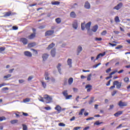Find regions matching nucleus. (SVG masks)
<instances>
[{
  "mask_svg": "<svg viewBox=\"0 0 130 130\" xmlns=\"http://www.w3.org/2000/svg\"><path fill=\"white\" fill-rule=\"evenodd\" d=\"M91 24H92V22H91V21H89L86 24H85V23H81V30H82V31H84V30H85V28H86V29L87 30H90V28L91 27Z\"/></svg>",
  "mask_w": 130,
  "mask_h": 130,
  "instance_id": "obj_1",
  "label": "nucleus"
},
{
  "mask_svg": "<svg viewBox=\"0 0 130 130\" xmlns=\"http://www.w3.org/2000/svg\"><path fill=\"white\" fill-rule=\"evenodd\" d=\"M113 85L116 86L117 89H120L122 85V82L118 81H115L113 82Z\"/></svg>",
  "mask_w": 130,
  "mask_h": 130,
  "instance_id": "obj_2",
  "label": "nucleus"
},
{
  "mask_svg": "<svg viewBox=\"0 0 130 130\" xmlns=\"http://www.w3.org/2000/svg\"><path fill=\"white\" fill-rule=\"evenodd\" d=\"M44 98L46 101V103H50L52 101V98L47 94L45 95Z\"/></svg>",
  "mask_w": 130,
  "mask_h": 130,
  "instance_id": "obj_3",
  "label": "nucleus"
},
{
  "mask_svg": "<svg viewBox=\"0 0 130 130\" xmlns=\"http://www.w3.org/2000/svg\"><path fill=\"white\" fill-rule=\"evenodd\" d=\"M54 33V30H49L45 32V36H51Z\"/></svg>",
  "mask_w": 130,
  "mask_h": 130,
  "instance_id": "obj_4",
  "label": "nucleus"
},
{
  "mask_svg": "<svg viewBox=\"0 0 130 130\" xmlns=\"http://www.w3.org/2000/svg\"><path fill=\"white\" fill-rule=\"evenodd\" d=\"M122 6H123V4L122 3H120L117 6H115L114 7V10H116L117 11H118V10H120L121 8H122Z\"/></svg>",
  "mask_w": 130,
  "mask_h": 130,
  "instance_id": "obj_5",
  "label": "nucleus"
},
{
  "mask_svg": "<svg viewBox=\"0 0 130 130\" xmlns=\"http://www.w3.org/2000/svg\"><path fill=\"white\" fill-rule=\"evenodd\" d=\"M118 105H119L120 107H123V106H127V103L125 102H123L122 101H120L119 102V103L118 104Z\"/></svg>",
  "mask_w": 130,
  "mask_h": 130,
  "instance_id": "obj_6",
  "label": "nucleus"
},
{
  "mask_svg": "<svg viewBox=\"0 0 130 130\" xmlns=\"http://www.w3.org/2000/svg\"><path fill=\"white\" fill-rule=\"evenodd\" d=\"M20 42L23 43V45H26L28 44V40L25 38H22L20 39Z\"/></svg>",
  "mask_w": 130,
  "mask_h": 130,
  "instance_id": "obj_7",
  "label": "nucleus"
},
{
  "mask_svg": "<svg viewBox=\"0 0 130 130\" xmlns=\"http://www.w3.org/2000/svg\"><path fill=\"white\" fill-rule=\"evenodd\" d=\"M23 54H24L25 56H27V57H31L32 56V53L28 51H24Z\"/></svg>",
  "mask_w": 130,
  "mask_h": 130,
  "instance_id": "obj_8",
  "label": "nucleus"
},
{
  "mask_svg": "<svg viewBox=\"0 0 130 130\" xmlns=\"http://www.w3.org/2000/svg\"><path fill=\"white\" fill-rule=\"evenodd\" d=\"M84 8L87 10H90L91 9V5L89 3V2L86 1L84 4Z\"/></svg>",
  "mask_w": 130,
  "mask_h": 130,
  "instance_id": "obj_9",
  "label": "nucleus"
},
{
  "mask_svg": "<svg viewBox=\"0 0 130 130\" xmlns=\"http://www.w3.org/2000/svg\"><path fill=\"white\" fill-rule=\"evenodd\" d=\"M83 50V48L81 46H78L77 47V55H79L81 52H82V51Z\"/></svg>",
  "mask_w": 130,
  "mask_h": 130,
  "instance_id": "obj_10",
  "label": "nucleus"
},
{
  "mask_svg": "<svg viewBox=\"0 0 130 130\" xmlns=\"http://www.w3.org/2000/svg\"><path fill=\"white\" fill-rule=\"evenodd\" d=\"M55 110H57L58 113H60V112H61V107L59 105H56V107H55Z\"/></svg>",
  "mask_w": 130,
  "mask_h": 130,
  "instance_id": "obj_11",
  "label": "nucleus"
},
{
  "mask_svg": "<svg viewBox=\"0 0 130 130\" xmlns=\"http://www.w3.org/2000/svg\"><path fill=\"white\" fill-rule=\"evenodd\" d=\"M56 54V49L55 48H53L51 51V54L52 57H54L55 56V54Z\"/></svg>",
  "mask_w": 130,
  "mask_h": 130,
  "instance_id": "obj_12",
  "label": "nucleus"
},
{
  "mask_svg": "<svg viewBox=\"0 0 130 130\" xmlns=\"http://www.w3.org/2000/svg\"><path fill=\"white\" fill-rule=\"evenodd\" d=\"M97 30H98V25H95L94 26H93L91 29V31H92V32H96Z\"/></svg>",
  "mask_w": 130,
  "mask_h": 130,
  "instance_id": "obj_13",
  "label": "nucleus"
},
{
  "mask_svg": "<svg viewBox=\"0 0 130 130\" xmlns=\"http://www.w3.org/2000/svg\"><path fill=\"white\" fill-rule=\"evenodd\" d=\"M48 56L49 55L47 54H43L42 55L43 60H44V61H45V60H46V59L48 58Z\"/></svg>",
  "mask_w": 130,
  "mask_h": 130,
  "instance_id": "obj_14",
  "label": "nucleus"
},
{
  "mask_svg": "<svg viewBox=\"0 0 130 130\" xmlns=\"http://www.w3.org/2000/svg\"><path fill=\"white\" fill-rule=\"evenodd\" d=\"M61 67V64L60 63H58V66H57V69L58 70V72L59 73L60 75H61V69H60V67Z\"/></svg>",
  "mask_w": 130,
  "mask_h": 130,
  "instance_id": "obj_15",
  "label": "nucleus"
},
{
  "mask_svg": "<svg viewBox=\"0 0 130 130\" xmlns=\"http://www.w3.org/2000/svg\"><path fill=\"white\" fill-rule=\"evenodd\" d=\"M121 114H122V111H119L115 113L114 115V116H116V117H118V116H119V115H121Z\"/></svg>",
  "mask_w": 130,
  "mask_h": 130,
  "instance_id": "obj_16",
  "label": "nucleus"
},
{
  "mask_svg": "<svg viewBox=\"0 0 130 130\" xmlns=\"http://www.w3.org/2000/svg\"><path fill=\"white\" fill-rule=\"evenodd\" d=\"M73 28L74 29H77L78 28V22L77 21H74L73 23Z\"/></svg>",
  "mask_w": 130,
  "mask_h": 130,
  "instance_id": "obj_17",
  "label": "nucleus"
},
{
  "mask_svg": "<svg viewBox=\"0 0 130 130\" xmlns=\"http://www.w3.org/2000/svg\"><path fill=\"white\" fill-rule=\"evenodd\" d=\"M67 63L69 66L70 68H72V59L68 58L67 60Z\"/></svg>",
  "mask_w": 130,
  "mask_h": 130,
  "instance_id": "obj_18",
  "label": "nucleus"
},
{
  "mask_svg": "<svg viewBox=\"0 0 130 130\" xmlns=\"http://www.w3.org/2000/svg\"><path fill=\"white\" fill-rule=\"evenodd\" d=\"M51 4L54 6H58L59 5H60V2H59L58 1H54V2H52Z\"/></svg>",
  "mask_w": 130,
  "mask_h": 130,
  "instance_id": "obj_19",
  "label": "nucleus"
},
{
  "mask_svg": "<svg viewBox=\"0 0 130 130\" xmlns=\"http://www.w3.org/2000/svg\"><path fill=\"white\" fill-rule=\"evenodd\" d=\"M55 45L54 44V43H52L48 46V47L47 48V49H51V48L54 47Z\"/></svg>",
  "mask_w": 130,
  "mask_h": 130,
  "instance_id": "obj_20",
  "label": "nucleus"
},
{
  "mask_svg": "<svg viewBox=\"0 0 130 130\" xmlns=\"http://www.w3.org/2000/svg\"><path fill=\"white\" fill-rule=\"evenodd\" d=\"M76 13H75V12L72 11L70 13V17L71 18H76Z\"/></svg>",
  "mask_w": 130,
  "mask_h": 130,
  "instance_id": "obj_21",
  "label": "nucleus"
},
{
  "mask_svg": "<svg viewBox=\"0 0 130 130\" xmlns=\"http://www.w3.org/2000/svg\"><path fill=\"white\" fill-rule=\"evenodd\" d=\"M62 94L63 95L65 98L69 95V93H68V91L67 90L63 91Z\"/></svg>",
  "mask_w": 130,
  "mask_h": 130,
  "instance_id": "obj_22",
  "label": "nucleus"
},
{
  "mask_svg": "<svg viewBox=\"0 0 130 130\" xmlns=\"http://www.w3.org/2000/svg\"><path fill=\"white\" fill-rule=\"evenodd\" d=\"M94 97L91 98L90 100L88 102L89 104H92V103H94V102H95V100H94Z\"/></svg>",
  "mask_w": 130,
  "mask_h": 130,
  "instance_id": "obj_23",
  "label": "nucleus"
},
{
  "mask_svg": "<svg viewBox=\"0 0 130 130\" xmlns=\"http://www.w3.org/2000/svg\"><path fill=\"white\" fill-rule=\"evenodd\" d=\"M55 22L57 24H60V23H61V19L59 18H57L55 19Z\"/></svg>",
  "mask_w": 130,
  "mask_h": 130,
  "instance_id": "obj_24",
  "label": "nucleus"
},
{
  "mask_svg": "<svg viewBox=\"0 0 130 130\" xmlns=\"http://www.w3.org/2000/svg\"><path fill=\"white\" fill-rule=\"evenodd\" d=\"M93 31L92 30V29L90 30L88 29L87 30V34H88V35H89V36H92V35H93Z\"/></svg>",
  "mask_w": 130,
  "mask_h": 130,
  "instance_id": "obj_25",
  "label": "nucleus"
},
{
  "mask_svg": "<svg viewBox=\"0 0 130 130\" xmlns=\"http://www.w3.org/2000/svg\"><path fill=\"white\" fill-rule=\"evenodd\" d=\"M103 123V122H101L100 120L96 121V122L94 123V124L96 125H100V124H102Z\"/></svg>",
  "mask_w": 130,
  "mask_h": 130,
  "instance_id": "obj_26",
  "label": "nucleus"
},
{
  "mask_svg": "<svg viewBox=\"0 0 130 130\" xmlns=\"http://www.w3.org/2000/svg\"><path fill=\"white\" fill-rule=\"evenodd\" d=\"M12 15V12L11 11L6 12L5 14V17H9V16H11Z\"/></svg>",
  "mask_w": 130,
  "mask_h": 130,
  "instance_id": "obj_27",
  "label": "nucleus"
},
{
  "mask_svg": "<svg viewBox=\"0 0 130 130\" xmlns=\"http://www.w3.org/2000/svg\"><path fill=\"white\" fill-rule=\"evenodd\" d=\"M73 82H74V79H73V78H70L68 80V83L69 85L73 84Z\"/></svg>",
  "mask_w": 130,
  "mask_h": 130,
  "instance_id": "obj_28",
  "label": "nucleus"
},
{
  "mask_svg": "<svg viewBox=\"0 0 130 130\" xmlns=\"http://www.w3.org/2000/svg\"><path fill=\"white\" fill-rule=\"evenodd\" d=\"M33 54L35 56H37V55L38 54V52L37 50L33 49Z\"/></svg>",
  "mask_w": 130,
  "mask_h": 130,
  "instance_id": "obj_29",
  "label": "nucleus"
},
{
  "mask_svg": "<svg viewBox=\"0 0 130 130\" xmlns=\"http://www.w3.org/2000/svg\"><path fill=\"white\" fill-rule=\"evenodd\" d=\"M115 22H116V23H119L120 22V20H119V17H118V16H116L115 18Z\"/></svg>",
  "mask_w": 130,
  "mask_h": 130,
  "instance_id": "obj_30",
  "label": "nucleus"
},
{
  "mask_svg": "<svg viewBox=\"0 0 130 130\" xmlns=\"http://www.w3.org/2000/svg\"><path fill=\"white\" fill-rule=\"evenodd\" d=\"M30 102V99L29 98H26L25 99H24L23 101V102L24 103H27V102Z\"/></svg>",
  "mask_w": 130,
  "mask_h": 130,
  "instance_id": "obj_31",
  "label": "nucleus"
},
{
  "mask_svg": "<svg viewBox=\"0 0 130 130\" xmlns=\"http://www.w3.org/2000/svg\"><path fill=\"white\" fill-rule=\"evenodd\" d=\"M91 78H92V74H90L87 76V81H91Z\"/></svg>",
  "mask_w": 130,
  "mask_h": 130,
  "instance_id": "obj_32",
  "label": "nucleus"
},
{
  "mask_svg": "<svg viewBox=\"0 0 130 130\" xmlns=\"http://www.w3.org/2000/svg\"><path fill=\"white\" fill-rule=\"evenodd\" d=\"M41 83L42 86H43V88H46V83H45L44 81H41Z\"/></svg>",
  "mask_w": 130,
  "mask_h": 130,
  "instance_id": "obj_33",
  "label": "nucleus"
},
{
  "mask_svg": "<svg viewBox=\"0 0 130 130\" xmlns=\"http://www.w3.org/2000/svg\"><path fill=\"white\" fill-rule=\"evenodd\" d=\"M12 124H15V123H17L18 122V120H13L10 121Z\"/></svg>",
  "mask_w": 130,
  "mask_h": 130,
  "instance_id": "obj_34",
  "label": "nucleus"
},
{
  "mask_svg": "<svg viewBox=\"0 0 130 130\" xmlns=\"http://www.w3.org/2000/svg\"><path fill=\"white\" fill-rule=\"evenodd\" d=\"M85 111V109H82L79 113V115H83V113Z\"/></svg>",
  "mask_w": 130,
  "mask_h": 130,
  "instance_id": "obj_35",
  "label": "nucleus"
},
{
  "mask_svg": "<svg viewBox=\"0 0 130 130\" xmlns=\"http://www.w3.org/2000/svg\"><path fill=\"white\" fill-rule=\"evenodd\" d=\"M72 97H73L72 95H67L66 98L65 99L66 100H69V99H71V98H72Z\"/></svg>",
  "mask_w": 130,
  "mask_h": 130,
  "instance_id": "obj_36",
  "label": "nucleus"
},
{
  "mask_svg": "<svg viewBox=\"0 0 130 130\" xmlns=\"http://www.w3.org/2000/svg\"><path fill=\"white\" fill-rule=\"evenodd\" d=\"M11 77H12V75L8 74L7 75L5 76L4 78V79H9V78H11Z\"/></svg>",
  "mask_w": 130,
  "mask_h": 130,
  "instance_id": "obj_37",
  "label": "nucleus"
},
{
  "mask_svg": "<svg viewBox=\"0 0 130 130\" xmlns=\"http://www.w3.org/2000/svg\"><path fill=\"white\" fill-rule=\"evenodd\" d=\"M28 48H31V47H33V43H29L27 45Z\"/></svg>",
  "mask_w": 130,
  "mask_h": 130,
  "instance_id": "obj_38",
  "label": "nucleus"
},
{
  "mask_svg": "<svg viewBox=\"0 0 130 130\" xmlns=\"http://www.w3.org/2000/svg\"><path fill=\"white\" fill-rule=\"evenodd\" d=\"M5 50H6V48H5L4 47H1L0 48V53L3 52V51H5Z\"/></svg>",
  "mask_w": 130,
  "mask_h": 130,
  "instance_id": "obj_39",
  "label": "nucleus"
},
{
  "mask_svg": "<svg viewBox=\"0 0 130 130\" xmlns=\"http://www.w3.org/2000/svg\"><path fill=\"white\" fill-rule=\"evenodd\" d=\"M106 34H107V31L106 30L103 31L101 34V35H103V36H105Z\"/></svg>",
  "mask_w": 130,
  "mask_h": 130,
  "instance_id": "obj_40",
  "label": "nucleus"
},
{
  "mask_svg": "<svg viewBox=\"0 0 130 130\" xmlns=\"http://www.w3.org/2000/svg\"><path fill=\"white\" fill-rule=\"evenodd\" d=\"M92 88V85L90 84H88L85 86V89H89Z\"/></svg>",
  "mask_w": 130,
  "mask_h": 130,
  "instance_id": "obj_41",
  "label": "nucleus"
},
{
  "mask_svg": "<svg viewBox=\"0 0 130 130\" xmlns=\"http://www.w3.org/2000/svg\"><path fill=\"white\" fill-rule=\"evenodd\" d=\"M129 81V79L128 77H126L124 78V81L125 83H127Z\"/></svg>",
  "mask_w": 130,
  "mask_h": 130,
  "instance_id": "obj_42",
  "label": "nucleus"
},
{
  "mask_svg": "<svg viewBox=\"0 0 130 130\" xmlns=\"http://www.w3.org/2000/svg\"><path fill=\"white\" fill-rule=\"evenodd\" d=\"M22 126H23V130H27V125H26V124H23Z\"/></svg>",
  "mask_w": 130,
  "mask_h": 130,
  "instance_id": "obj_43",
  "label": "nucleus"
},
{
  "mask_svg": "<svg viewBox=\"0 0 130 130\" xmlns=\"http://www.w3.org/2000/svg\"><path fill=\"white\" fill-rule=\"evenodd\" d=\"M45 80H46V81H48L47 82H49L50 78H49V76H45Z\"/></svg>",
  "mask_w": 130,
  "mask_h": 130,
  "instance_id": "obj_44",
  "label": "nucleus"
},
{
  "mask_svg": "<svg viewBox=\"0 0 130 130\" xmlns=\"http://www.w3.org/2000/svg\"><path fill=\"white\" fill-rule=\"evenodd\" d=\"M36 35V29H35V28H33V37H35Z\"/></svg>",
  "mask_w": 130,
  "mask_h": 130,
  "instance_id": "obj_45",
  "label": "nucleus"
},
{
  "mask_svg": "<svg viewBox=\"0 0 130 130\" xmlns=\"http://www.w3.org/2000/svg\"><path fill=\"white\" fill-rule=\"evenodd\" d=\"M6 117L4 116L0 117V121H3V120H6Z\"/></svg>",
  "mask_w": 130,
  "mask_h": 130,
  "instance_id": "obj_46",
  "label": "nucleus"
},
{
  "mask_svg": "<svg viewBox=\"0 0 130 130\" xmlns=\"http://www.w3.org/2000/svg\"><path fill=\"white\" fill-rule=\"evenodd\" d=\"M116 93H117V90H114L111 93L112 96H114Z\"/></svg>",
  "mask_w": 130,
  "mask_h": 130,
  "instance_id": "obj_47",
  "label": "nucleus"
},
{
  "mask_svg": "<svg viewBox=\"0 0 130 130\" xmlns=\"http://www.w3.org/2000/svg\"><path fill=\"white\" fill-rule=\"evenodd\" d=\"M101 64V63H99L98 64H96L93 66V68L94 69H96V68H98L99 66H100Z\"/></svg>",
  "mask_w": 130,
  "mask_h": 130,
  "instance_id": "obj_48",
  "label": "nucleus"
},
{
  "mask_svg": "<svg viewBox=\"0 0 130 130\" xmlns=\"http://www.w3.org/2000/svg\"><path fill=\"white\" fill-rule=\"evenodd\" d=\"M122 48V45H118V46H117L115 49H120Z\"/></svg>",
  "mask_w": 130,
  "mask_h": 130,
  "instance_id": "obj_49",
  "label": "nucleus"
},
{
  "mask_svg": "<svg viewBox=\"0 0 130 130\" xmlns=\"http://www.w3.org/2000/svg\"><path fill=\"white\" fill-rule=\"evenodd\" d=\"M59 126H66V124L63 123H59L58 124Z\"/></svg>",
  "mask_w": 130,
  "mask_h": 130,
  "instance_id": "obj_50",
  "label": "nucleus"
},
{
  "mask_svg": "<svg viewBox=\"0 0 130 130\" xmlns=\"http://www.w3.org/2000/svg\"><path fill=\"white\" fill-rule=\"evenodd\" d=\"M44 109L46 110H51V108L50 107H45Z\"/></svg>",
  "mask_w": 130,
  "mask_h": 130,
  "instance_id": "obj_51",
  "label": "nucleus"
},
{
  "mask_svg": "<svg viewBox=\"0 0 130 130\" xmlns=\"http://www.w3.org/2000/svg\"><path fill=\"white\" fill-rule=\"evenodd\" d=\"M28 39H33V34H31L30 36L28 37Z\"/></svg>",
  "mask_w": 130,
  "mask_h": 130,
  "instance_id": "obj_52",
  "label": "nucleus"
},
{
  "mask_svg": "<svg viewBox=\"0 0 130 130\" xmlns=\"http://www.w3.org/2000/svg\"><path fill=\"white\" fill-rule=\"evenodd\" d=\"M45 28V25H41L39 27V29H44Z\"/></svg>",
  "mask_w": 130,
  "mask_h": 130,
  "instance_id": "obj_53",
  "label": "nucleus"
},
{
  "mask_svg": "<svg viewBox=\"0 0 130 130\" xmlns=\"http://www.w3.org/2000/svg\"><path fill=\"white\" fill-rule=\"evenodd\" d=\"M80 128H81V127L80 126L75 127L73 128V130H78V129H80Z\"/></svg>",
  "mask_w": 130,
  "mask_h": 130,
  "instance_id": "obj_54",
  "label": "nucleus"
},
{
  "mask_svg": "<svg viewBox=\"0 0 130 130\" xmlns=\"http://www.w3.org/2000/svg\"><path fill=\"white\" fill-rule=\"evenodd\" d=\"M24 82H25V80L23 79L19 80V83L20 84H22V83H24Z\"/></svg>",
  "mask_w": 130,
  "mask_h": 130,
  "instance_id": "obj_55",
  "label": "nucleus"
},
{
  "mask_svg": "<svg viewBox=\"0 0 130 130\" xmlns=\"http://www.w3.org/2000/svg\"><path fill=\"white\" fill-rule=\"evenodd\" d=\"M109 44L111 46H112L113 47L114 46H116V44H112L111 43H109Z\"/></svg>",
  "mask_w": 130,
  "mask_h": 130,
  "instance_id": "obj_56",
  "label": "nucleus"
},
{
  "mask_svg": "<svg viewBox=\"0 0 130 130\" xmlns=\"http://www.w3.org/2000/svg\"><path fill=\"white\" fill-rule=\"evenodd\" d=\"M95 40H96V41H101V40H102V38H95Z\"/></svg>",
  "mask_w": 130,
  "mask_h": 130,
  "instance_id": "obj_57",
  "label": "nucleus"
},
{
  "mask_svg": "<svg viewBox=\"0 0 130 130\" xmlns=\"http://www.w3.org/2000/svg\"><path fill=\"white\" fill-rule=\"evenodd\" d=\"M12 29H13V30H18V27H17L16 26H13L12 27Z\"/></svg>",
  "mask_w": 130,
  "mask_h": 130,
  "instance_id": "obj_58",
  "label": "nucleus"
},
{
  "mask_svg": "<svg viewBox=\"0 0 130 130\" xmlns=\"http://www.w3.org/2000/svg\"><path fill=\"white\" fill-rule=\"evenodd\" d=\"M100 54H101V56L102 57H103V56H104V55H105V54H106V52H104L103 53H100Z\"/></svg>",
  "mask_w": 130,
  "mask_h": 130,
  "instance_id": "obj_59",
  "label": "nucleus"
},
{
  "mask_svg": "<svg viewBox=\"0 0 130 130\" xmlns=\"http://www.w3.org/2000/svg\"><path fill=\"white\" fill-rule=\"evenodd\" d=\"M92 119H94V117H89L86 119V120H92Z\"/></svg>",
  "mask_w": 130,
  "mask_h": 130,
  "instance_id": "obj_60",
  "label": "nucleus"
},
{
  "mask_svg": "<svg viewBox=\"0 0 130 130\" xmlns=\"http://www.w3.org/2000/svg\"><path fill=\"white\" fill-rule=\"evenodd\" d=\"M111 82V80H110L108 83L106 84V86H110V83Z\"/></svg>",
  "mask_w": 130,
  "mask_h": 130,
  "instance_id": "obj_61",
  "label": "nucleus"
},
{
  "mask_svg": "<svg viewBox=\"0 0 130 130\" xmlns=\"http://www.w3.org/2000/svg\"><path fill=\"white\" fill-rule=\"evenodd\" d=\"M109 72H111V69H110V68L108 69L106 71V72L107 73H109Z\"/></svg>",
  "mask_w": 130,
  "mask_h": 130,
  "instance_id": "obj_62",
  "label": "nucleus"
},
{
  "mask_svg": "<svg viewBox=\"0 0 130 130\" xmlns=\"http://www.w3.org/2000/svg\"><path fill=\"white\" fill-rule=\"evenodd\" d=\"M75 118L76 117H75V116L72 117V118L70 119V121H74Z\"/></svg>",
  "mask_w": 130,
  "mask_h": 130,
  "instance_id": "obj_63",
  "label": "nucleus"
},
{
  "mask_svg": "<svg viewBox=\"0 0 130 130\" xmlns=\"http://www.w3.org/2000/svg\"><path fill=\"white\" fill-rule=\"evenodd\" d=\"M115 88V85H113V86H111L109 89L110 90H112V89H114Z\"/></svg>",
  "mask_w": 130,
  "mask_h": 130,
  "instance_id": "obj_64",
  "label": "nucleus"
}]
</instances>
